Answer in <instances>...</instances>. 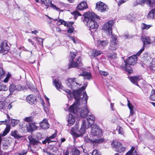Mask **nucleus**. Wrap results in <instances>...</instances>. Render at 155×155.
<instances>
[{
  "label": "nucleus",
  "mask_w": 155,
  "mask_h": 155,
  "mask_svg": "<svg viewBox=\"0 0 155 155\" xmlns=\"http://www.w3.org/2000/svg\"><path fill=\"white\" fill-rule=\"evenodd\" d=\"M81 93L80 91H75L73 93V95L76 102L69 107L68 111L74 114H75L76 112H78L81 117L84 118L87 117V114L89 112L86 105L88 96L85 93L83 94L82 99H78Z\"/></svg>",
  "instance_id": "1"
},
{
  "label": "nucleus",
  "mask_w": 155,
  "mask_h": 155,
  "mask_svg": "<svg viewBox=\"0 0 155 155\" xmlns=\"http://www.w3.org/2000/svg\"><path fill=\"white\" fill-rule=\"evenodd\" d=\"M83 21L87 23V25L90 28L91 32L96 31L98 27L96 21L99 18V17L93 12H87L83 15Z\"/></svg>",
  "instance_id": "2"
},
{
  "label": "nucleus",
  "mask_w": 155,
  "mask_h": 155,
  "mask_svg": "<svg viewBox=\"0 0 155 155\" xmlns=\"http://www.w3.org/2000/svg\"><path fill=\"white\" fill-rule=\"evenodd\" d=\"M86 127V121L83 120L79 130H74V128L72 127L71 129L70 133L73 136L76 137H82L85 133V129H87Z\"/></svg>",
  "instance_id": "3"
},
{
  "label": "nucleus",
  "mask_w": 155,
  "mask_h": 155,
  "mask_svg": "<svg viewBox=\"0 0 155 155\" xmlns=\"http://www.w3.org/2000/svg\"><path fill=\"white\" fill-rule=\"evenodd\" d=\"M137 60L136 55H134L129 57L126 61H124L125 64L124 66L120 65L121 67L124 70H127V67L129 65H134L137 62Z\"/></svg>",
  "instance_id": "4"
},
{
  "label": "nucleus",
  "mask_w": 155,
  "mask_h": 155,
  "mask_svg": "<svg viewBox=\"0 0 155 155\" xmlns=\"http://www.w3.org/2000/svg\"><path fill=\"white\" fill-rule=\"evenodd\" d=\"M87 83H85L84 84V86L80 88V90L77 91H74L73 93H72L71 91H70L68 89H64L63 90L66 93V94L67 95L68 98L70 99H71L73 96L74 97L73 93L74 91H80L81 93L80 94V96L78 97V99H82V97H83V94L84 93H83V94L82 95L81 91L84 90V89H85L86 87L87 86ZM84 93H85V92H84ZM85 93H86L85 92Z\"/></svg>",
  "instance_id": "5"
},
{
  "label": "nucleus",
  "mask_w": 155,
  "mask_h": 155,
  "mask_svg": "<svg viewBox=\"0 0 155 155\" xmlns=\"http://www.w3.org/2000/svg\"><path fill=\"white\" fill-rule=\"evenodd\" d=\"M141 40L143 43V48H142L136 54L137 56H139L144 50V47L147 45L151 44L152 42L149 37L146 36H143L141 38Z\"/></svg>",
  "instance_id": "6"
},
{
  "label": "nucleus",
  "mask_w": 155,
  "mask_h": 155,
  "mask_svg": "<svg viewBox=\"0 0 155 155\" xmlns=\"http://www.w3.org/2000/svg\"><path fill=\"white\" fill-rule=\"evenodd\" d=\"M67 84L69 87L71 88H75V87L78 85L80 86L81 84L75 78L68 79Z\"/></svg>",
  "instance_id": "7"
},
{
  "label": "nucleus",
  "mask_w": 155,
  "mask_h": 155,
  "mask_svg": "<svg viewBox=\"0 0 155 155\" xmlns=\"http://www.w3.org/2000/svg\"><path fill=\"white\" fill-rule=\"evenodd\" d=\"M112 146L115 149V150L118 152L121 153L125 150V148L122 146L121 143L117 141H114L112 143Z\"/></svg>",
  "instance_id": "8"
},
{
  "label": "nucleus",
  "mask_w": 155,
  "mask_h": 155,
  "mask_svg": "<svg viewBox=\"0 0 155 155\" xmlns=\"http://www.w3.org/2000/svg\"><path fill=\"white\" fill-rule=\"evenodd\" d=\"M114 24L113 21L111 20L106 23L104 25L102 29L107 34L112 33V28Z\"/></svg>",
  "instance_id": "9"
},
{
  "label": "nucleus",
  "mask_w": 155,
  "mask_h": 155,
  "mask_svg": "<svg viewBox=\"0 0 155 155\" xmlns=\"http://www.w3.org/2000/svg\"><path fill=\"white\" fill-rule=\"evenodd\" d=\"M95 44L96 46L101 49H104L108 44V41L107 40H101L100 39L95 40Z\"/></svg>",
  "instance_id": "10"
},
{
  "label": "nucleus",
  "mask_w": 155,
  "mask_h": 155,
  "mask_svg": "<svg viewBox=\"0 0 155 155\" xmlns=\"http://www.w3.org/2000/svg\"><path fill=\"white\" fill-rule=\"evenodd\" d=\"M96 8L97 11L101 12H104L107 11L108 9L107 5L101 2L97 3Z\"/></svg>",
  "instance_id": "11"
},
{
  "label": "nucleus",
  "mask_w": 155,
  "mask_h": 155,
  "mask_svg": "<svg viewBox=\"0 0 155 155\" xmlns=\"http://www.w3.org/2000/svg\"><path fill=\"white\" fill-rule=\"evenodd\" d=\"M91 133L92 135L97 136L98 137H101L102 135V130L95 125H93L92 126L91 130Z\"/></svg>",
  "instance_id": "12"
},
{
  "label": "nucleus",
  "mask_w": 155,
  "mask_h": 155,
  "mask_svg": "<svg viewBox=\"0 0 155 155\" xmlns=\"http://www.w3.org/2000/svg\"><path fill=\"white\" fill-rule=\"evenodd\" d=\"M7 43V41L5 40L1 43L0 46V53H7L8 52L9 47Z\"/></svg>",
  "instance_id": "13"
},
{
  "label": "nucleus",
  "mask_w": 155,
  "mask_h": 155,
  "mask_svg": "<svg viewBox=\"0 0 155 155\" xmlns=\"http://www.w3.org/2000/svg\"><path fill=\"white\" fill-rule=\"evenodd\" d=\"M95 120L94 116L92 114H89L87 118V122L86 121V128H88L91 126L94 123Z\"/></svg>",
  "instance_id": "14"
},
{
  "label": "nucleus",
  "mask_w": 155,
  "mask_h": 155,
  "mask_svg": "<svg viewBox=\"0 0 155 155\" xmlns=\"http://www.w3.org/2000/svg\"><path fill=\"white\" fill-rule=\"evenodd\" d=\"M81 58L79 57L76 61H75L72 60L70 62L68 68H69L71 67L78 68L80 66H81Z\"/></svg>",
  "instance_id": "15"
},
{
  "label": "nucleus",
  "mask_w": 155,
  "mask_h": 155,
  "mask_svg": "<svg viewBox=\"0 0 155 155\" xmlns=\"http://www.w3.org/2000/svg\"><path fill=\"white\" fill-rule=\"evenodd\" d=\"M22 87L20 85H16L15 84H12L9 87V90L10 92V94H12L15 91H20Z\"/></svg>",
  "instance_id": "16"
},
{
  "label": "nucleus",
  "mask_w": 155,
  "mask_h": 155,
  "mask_svg": "<svg viewBox=\"0 0 155 155\" xmlns=\"http://www.w3.org/2000/svg\"><path fill=\"white\" fill-rule=\"evenodd\" d=\"M41 2L42 4L47 7V8L51 5L53 9H55L57 11L59 9V8L57 7L56 5L51 3V0H41Z\"/></svg>",
  "instance_id": "17"
},
{
  "label": "nucleus",
  "mask_w": 155,
  "mask_h": 155,
  "mask_svg": "<svg viewBox=\"0 0 155 155\" xmlns=\"http://www.w3.org/2000/svg\"><path fill=\"white\" fill-rule=\"evenodd\" d=\"M28 138L30 144L31 145L38 146L39 145L41 144L38 139L33 137L31 135L28 136Z\"/></svg>",
  "instance_id": "18"
},
{
  "label": "nucleus",
  "mask_w": 155,
  "mask_h": 155,
  "mask_svg": "<svg viewBox=\"0 0 155 155\" xmlns=\"http://www.w3.org/2000/svg\"><path fill=\"white\" fill-rule=\"evenodd\" d=\"M7 117L8 118V119L5 120V123L4 124L6 125V127L2 134V136H4L6 135L10 131L11 129L10 125H8L10 121L9 117H8V115Z\"/></svg>",
  "instance_id": "19"
},
{
  "label": "nucleus",
  "mask_w": 155,
  "mask_h": 155,
  "mask_svg": "<svg viewBox=\"0 0 155 155\" xmlns=\"http://www.w3.org/2000/svg\"><path fill=\"white\" fill-rule=\"evenodd\" d=\"M70 113L68 117H67V121L68 125L69 126H72L74 123L75 120L74 116V114L70 112Z\"/></svg>",
  "instance_id": "20"
},
{
  "label": "nucleus",
  "mask_w": 155,
  "mask_h": 155,
  "mask_svg": "<svg viewBox=\"0 0 155 155\" xmlns=\"http://www.w3.org/2000/svg\"><path fill=\"white\" fill-rule=\"evenodd\" d=\"M36 97L32 94L29 95L26 98L27 102L30 104H35L36 102Z\"/></svg>",
  "instance_id": "21"
},
{
  "label": "nucleus",
  "mask_w": 155,
  "mask_h": 155,
  "mask_svg": "<svg viewBox=\"0 0 155 155\" xmlns=\"http://www.w3.org/2000/svg\"><path fill=\"white\" fill-rule=\"evenodd\" d=\"M84 140L87 142H91L95 143H101L104 141V139L103 138L90 139L89 138L86 137H84Z\"/></svg>",
  "instance_id": "22"
},
{
  "label": "nucleus",
  "mask_w": 155,
  "mask_h": 155,
  "mask_svg": "<svg viewBox=\"0 0 155 155\" xmlns=\"http://www.w3.org/2000/svg\"><path fill=\"white\" fill-rule=\"evenodd\" d=\"M26 129L28 132H32L37 129V127L35 123H29L26 127Z\"/></svg>",
  "instance_id": "23"
},
{
  "label": "nucleus",
  "mask_w": 155,
  "mask_h": 155,
  "mask_svg": "<svg viewBox=\"0 0 155 155\" xmlns=\"http://www.w3.org/2000/svg\"><path fill=\"white\" fill-rule=\"evenodd\" d=\"M40 127L43 129H48L49 127V125L47 119H45L42 121L40 123Z\"/></svg>",
  "instance_id": "24"
},
{
  "label": "nucleus",
  "mask_w": 155,
  "mask_h": 155,
  "mask_svg": "<svg viewBox=\"0 0 155 155\" xmlns=\"http://www.w3.org/2000/svg\"><path fill=\"white\" fill-rule=\"evenodd\" d=\"M87 7V4L86 2H83L80 3L77 7V8L79 10H83Z\"/></svg>",
  "instance_id": "25"
},
{
  "label": "nucleus",
  "mask_w": 155,
  "mask_h": 155,
  "mask_svg": "<svg viewBox=\"0 0 155 155\" xmlns=\"http://www.w3.org/2000/svg\"><path fill=\"white\" fill-rule=\"evenodd\" d=\"M146 4L151 8H155V0H145Z\"/></svg>",
  "instance_id": "26"
},
{
  "label": "nucleus",
  "mask_w": 155,
  "mask_h": 155,
  "mask_svg": "<svg viewBox=\"0 0 155 155\" xmlns=\"http://www.w3.org/2000/svg\"><path fill=\"white\" fill-rule=\"evenodd\" d=\"M130 81L134 84L137 85V82L140 81V79L138 76L130 77Z\"/></svg>",
  "instance_id": "27"
},
{
  "label": "nucleus",
  "mask_w": 155,
  "mask_h": 155,
  "mask_svg": "<svg viewBox=\"0 0 155 155\" xmlns=\"http://www.w3.org/2000/svg\"><path fill=\"white\" fill-rule=\"evenodd\" d=\"M155 15V8H152L149 12L147 15V18L148 19H153L154 18Z\"/></svg>",
  "instance_id": "28"
},
{
  "label": "nucleus",
  "mask_w": 155,
  "mask_h": 155,
  "mask_svg": "<svg viewBox=\"0 0 155 155\" xmlns=\"http://www.w3.org/2000/svg\"><path fill=\"white\" fill-rule=\"evenodd\" d=\"M118 46V43L117 42H110L109 48L111 50H115L117 49Z\"/></svg>",
  "instance_id": "29"
},
{
  "label": "nucleus",
  "mask_w": 155,
  "mask_h": 155,
  "mask_svg": "<svg viewBox=\"0 0 155 155\" xmlns=\"http://www.w3.org/2000/svg\"><path fill=\"white\" fill-rule=\"evenodd\" d=\"M53 82L54 85L56 88L58 89L60 91H61L60 89H62L63 87L61 84L56 80H54Z\"/></svg>",
  "instance_id": "30"
},
{
  "label": "nucleus",
  "mask_w": 155,
  "mask_h": 155,
  "mask_svg": "<svg viewBox=\"0 0 155 155\" xmlns=\"http://www.w3.org/2000/svg\"><path fill=\"white\" fill-rule=\"evenodd\" d=\"M11 135L14 137L15 138L19 139L22 137V136L19 134L17 130H15L12 132Z\"/></svg>",
  "instance_id": "31"
},
{
  "label": "nucleus",
  "mask_w": 155,
  "mask_h": 155,
  "mask_svg": "<svg viewBox=\"0 0 155 155\" xmlns=\"http://www.w3.org/2000/svg\"><path fill=\"white\" fill-rule=\"evenodd\" d=\"M79 75L83 76L85 79L89 80L91 78V74L90 72H83L82 74H80Z\"/></svg>",
  "instance_id": "32"
},
{
  "label": "nucleus",
  "mask_w": 155,
  "mask_h": 155,
  "mask_svg": "<svg viewBox=\"0 0 155 155\" xmlns=\"http://www.w3.org/2000/svg\"><path fill=\"white\" fill-rule=\"evenodd\" d=\"M80 151L76 148H73L70 152L71 155H79Z\"/></svg>",
  "instance_id": "33"
},
{
  "label": "nucleus",
  "mask_w": 155,
  "mask_h": 155,
  "mask_svg": "<svg viewBox=\"0 0 155 155\" xmlns=\"http://www.w3.org/2000/svg\"><path fill=\"white\" fill-rule=\"evenodd\" d=\"M134 147H132L131 149L126 153V155H138L136 151L134 150Z\"/></svg>",
  "instance_id": "34"
},
{
  "label": "nucleus",
  "mask_w": 155,
  "mask_h": 155,
  "mask_svg": "<svg viewBox=\"0 0 155 155\" xmlns=\"http://www.w3.org/2000/svg\"><path fill=\"white\" fill-rule=\"evenodd\" d=\"M127 19L130 22H134L135 20V15L134 14L128 15Z\"/></svg>",
  "instance_id": "35"
},
{
  "label": "nucleus",
  "mask_w": 155,
  "mask_h": 155,
  "mask_svg": "<svg viewBox=\"0 0 155 155\" xmlns=\"http://www.w3.org/2000/svg\"><path fill=\"white\" fill-rule=\"evenodd\" d=\"M128 104L127 105L130 110V114L133 116L134 114V107L132 105V104L130 103L129 102V101L128 100Z\"/></svg>",
  "instance_id": "36"
},
{
  "label": "nucleus",
  "mask_w": 155,
  "mask_h": 155,
  "mask_svg": "<svg viewBox=\"0 0 155 155\" xmlns=\"http://www.w3.org/2000/svg\"><path fill=\"white\" fill-rule=\"evenodd\" d=\"M149 68L155 71V58L153 59L150 64Z\"/></svg>",
  "instance_id": "37"
},
{
  "label": "nucleus",
  "mask_w": 155,
  "mask_h": 155,
  "mask_svg": "<svg viewBox=\"0 0 155 155\" xmlns=\"http://www.w3.org/2000/svg\"><path fill=\"white\" fill-rule=\"evenodd\" d=\"M7 106V104L5 102H0V109L4 110H6Z\"/></svg>",
  "instance_id": "38"
},
{
  "label": "nucleus",
  "mask_w": 155,
  "mask_h": 155,
  "mask_svg": "<svg viewBox=\"0 0 155 155\" xmlns=\"http://www.w3.org/2000/svg\"><path fill=\"white\" fill-rule=\"evenodd\" d=\"M150 99L151 100L155 101V90H154L153 89L152 90L150 96Z\"/></svg>",
  "instance_id": "39"
},
{
  "label": "nucleus",
  "mask_w": 155,
  "mask_h": 155,
  "mask_svg": "<svg viewBox=\"0 0 155 155\" xmlns=\"http://www.w3.org/2000/svg\"><path fill=\"white\" fill-rule=\"evenodd\" d=\"M8 89V88L6 87L5 85L3 84L0 83V91H6Z\"/></svg>",
  "instance_id": "40"
},
{
  "label": "nucleus",
  "mask_w": 155,
  "mask_h": 155,
  "mask_svg": "<svg viewBox=\"0 0 155 155\" xmlns=\"http://www.w3.org/2000/svg\"><path fill=\"white\" fill-rule=\"evenodd\" d=\"M23 120L26 122L31 123L33 122V118L32 117H27L24 118Z\"/></svg>",
  "instance_id": "41"
},
{
  "label": "nucleus",
  "mask_w": 155,
  "mask_h": 155,
  "mask_svg": "<svg viewBox=\"0 0 155 155\" xmlns=\"http://www.w3.org/2000/svg\"><path fill=\"white\" fill-rule=\"evenodd\" d=\"M152 26L151 25H147L144 23H142L141 28L142 30L148 29Z\"/></svg>",
  "instance_id": "42"
},
{
  "label": "nucleus",
  "mask_w": 155,
  "mask_h": 155,
  "mask_svg": "<svg viewBox=\"0 0 155 155\" xmlns=\"http://www.w3.org/2000/svg\"><path fill=\"white\" fill-rule=\"evenodd\" d=\"M19 122V120H17L12 119L11 120V124L13 127L18 124Z\"/></svg>",
  "instance_id": "43"
},
{
  "label": "nucleus",
  "mask_w": 155,
  "mask_h": 155,
  "mask_svg": "<svg viewBox=\"0 0 155 155\" xmlns=\"http://www.w3.org/2000/svg\"><path fill=\"white\" fill-rule=\"evenodd\" d=\"M111 36L110 39V42H117V37L116 35H113L111 33Z\"/></svg>",
  "instance_id": "44"
},
{
  "label": "nucleus",
  "mask_w": 155,
  "mask_h": 155,
  "mask_svg": "<svg viewBox=\"0 0 155 155\" xmlns=\"http://www.w3.org/2000/svg\"><path fill=\"white\" fill-rule=\"evenodd\" d=\"M93 53L94 54V56H97L101 54V52L99 51H97L96 50L94 49L92 51Z\"/></svg>",
  "instance_id": "45"
},
{
  "label": "nucleus",
  "mask_w": 155,
  "mask_h": 155,
  "mask_svg": "<svg viewBox=\"0 0 155 155\" xmlns=\"http://www.w3.org/2000/svg\"><path fill=\"white\" fill-rule=\"evenodd\" d=\"M71 14L74 15V18H76L79 16H81V14L78 11H76L71 13Z\"/></svg>",
  "instance_id": "46"
},
{
  "label": "nucleus",
  "mask_w": 155,
  "mask_h": 155,
  "mask_svg": "<svg viewBox=\"0 0 155 155\" xmlns=\"http://www.w3.org/2000/svg\"><path fill=\"white\" fill-rule=\"evenodd\" d=\"M107 56L108 58L111 59H115L117 58L116 54H111L108 53L107 54Z\"/></svg>",
  "instance_id": "47"
},
{
  "label": "nucleus",
  "mask_w": 155,
  "mask_h": 155,
  "mask_svg": "<svg viewBox=\"0 0 155 155\" xmlns=\"http://www.w3.org/2000/svg\"><path fill=\"white\" fill-rule=\"evenodd\" d=\"M11 74H10L9 73H8L6 77L3 80V82L5 83H6L9 80V78L11 77Z\"/></svg>",
  "instance_id": "48"
},
{
  "label": "nucleus",
  "mask_w": 155,
  "mask_h": 155,
  "mask_svg": "<svg viewBox=\"0 0 155 155\" xmlns=\"http://www.w3.org/2000/svg\"><path fill=\"white\" fill-rule=\"evenodd\" d=\"M57 135V133H54L51 136H50L49 137H47V138L49 139V141L50 142H53V141L51 140V139H53L54 138V137L56 136Z\"/></svg>",
  "instance_id": "49"
},
{
  "label": "nucleus",
  "mask_w": 155,
  "mask_h": 155,
  "mask_svg": "<svg viewBox=\"0 0 155 155\" xmlns=\"http://www.w3.org/2000/svg\"><path fill=\"white\" fill-rule=\"evenodd\" d=\"M37 40L40 45H43V39L40 38H36Z\"/></svg>",
  "instance_id": "50"
},
{
  "label": "nucleus",
  "mask_w": 155,
  "mask_h": 155,
  "mask_svg": "<svg viewBox=\"0 0 155 155\" xmlns=\"http://www.w3.org/2000/svg\"><path fill=\"white\" fill-rule=\"evenodd\" d=\"M92 155H101L100 153L98 152L97 150H94L92 153Z\"/></svg>",
  "instance_id": "51"
},
{
  "label": "nucleus",
  "mask_w": 155,
  "mask_h": 155,
  "mask_svg": "<svg viewBox=\"0 0 155 155\" xmlns=\"http://www.w3.org/2000/svg\"><path fill=\"white\" fill-rule=\"evenodd\" d=\"M5 74V72L2 68H0V80Z\"/></svg>",
  "instance_id": "52"
},
{
  "label": "nucleus",
  "mask_w": 155,
  "mask_h": 155,
  "mask_svg": "<svg viewBox=\"0 0 155 155\" xmlns=\"http://www.w3.org/2000/svg\"><path fill=\"white\" fill-rule=\"evenodd\" d=\"M128 0H120L118 2V6H120L123 4L124 3Z\"/></svg>",
  "instance_id": "53"
},
{
  "label": "nucleus",
  "mask_w": 155,
  "mask_h": 155,
  "mask_svg": "<svg viewBox=\"0 0 155 155\" xmlns=\"http://www.w3.org/2000/svg\"><path fill=\"white\" fill-rule=\"evenodd\" d=\"M74 30V28L71 26V27L69 28V29L67 30L68 33H72Z\"/></svg>",
  "instance_id": "54"
},
{
  "label": "nucleus",
  "mask_w": 155,
  "mask_h": 155,
  "mask_svg": "<svg viewBox=\"0 0 155 155\" xmlns=\"http://www.w3.org/2000/svg\"><path fill=\"white\" fill-rule=\"evenodd\" d=\"M100 73L101 75L104 76H106L108 74V73L107 72L103 71H100Z\"/></svg>",
  "instance_id": "55"
},
{
  "label": "nucleus",
  "mask_w": 155,
  "mask_h": 155,
  "mask_svg": "<svg viewBox=\"0 0 155 155\" xmlns=\"http://www.w3.org/2000/svg\"><path fill=\"white\" fill-rule=\"evenodd\" d=\"M118 133L119 134H121V135L123 134L124 133L123 129L121 127H119V129H118Z\"/></svg>",
  "instance_id": "56"
},
{
  "label": "nucleus",
  "mask_w": 155,
  "mask_h": 155,
  "mask_svg": "<svg viewBox=\"0 0 155 155\" xmlns=\"http://www.w3.org/2000/svg\"><path fill=\"white\" fill-rule=\"evenodd\" d=\"M76 55L74 54V52H71L70 56L71 57V58L72 60H73V59L76 56Z\"/></svg>",
  "instance_id": "57"
},
{
  "label": "nucleus",
  "mask_w": 155,
  "mask_h": 155,
  "mask_svg": "<svg viewBox=\"0 0 155 155\" xmlns=\"http://www.w3.org/2000/svg\"><path fill=\"white\" fill-rule=\"evenodd\" d=\"M79 123H78L76 122V123L74 128V130L76 131L77 130H78L79 129Z\"/></svg>",
  "instance_id": "58"
},
{
  "label": "nucleus",
  "mask_w": 155,
  "mask_h": 155,
  "mask_svg": "<svg viewBox=\"0 0 155 155\" xmlns=\"http://www.w3.org/2000/svg\"><path fill=\"white\" fill-rule=\"evenodd\" d=\"M47 142H48V143L50 142L49 141V139L47 138L45 140L42 141V143L43 144H45Z\"/></svg>",
  "instance_id": "59"
},
{
  "label": "nucleus",
  "mask_w": 155,
  "mask_h": 155,
  "mask_svg": "<svg viewBox=\"0 0 155 155\" xmlns=\"http://www.w3.org/2000/svg\"><path fill=\"white\" fill-rule=\"evenodd\" d=\"M140 5L139 4V0H137L135 1L133 3V5L134 6H135L137 5Z\"/></svg>",
  "instance_id": "60"
},
{
  "label": "nucleus",
  "mask_w": 155,
  "mask_h": 155,
  "mask_svg": "<svg viewBox=\"0 0 155 155\" xmlns=\"http://www.w3.org/2000/svg\"><path fill=\"white\" fill-rule=\"evenodd\" d=\"M139 4L141 5V6L143 5L145 3V0H139Z\"/></svg>",
  "instance_id": "61"
},
{
  "label": "nucleus",
  "mask_w": 155,
  "mask_h": 155,
  "mask_svg": "<svg viewBox=\"0 0 155 155\" xmlns=\"http://www.w3.org/2000/svg\"><path fill=\"white\" fill-rule=\"evenodd\" d=\"M27 151L25 150H23V151L21 153L19 154V155H23L25 154H26L27 153Z\"/></svg>",
  "instance_id": "62"
},
{
  "label": "nucleus",
  "mask_w": 155,
  "mask_h": 155,
  "mask_svg": "<svg viewBox=\"0 0 155 155\" xmlns=\"http://www.w3.org/2000/svg\"><path fill=\"white\" fill-rule=\"evenodd\" d=\"M69 152L68 150H67L65 152H64L63 155H69Z\"/></svg>",
  "instance_id": "63"
},
{
  "label": "nucleus",
  "mask_w": 155,
  "mask_h": 155,
  "mask_svg": "<svg viewBox=\"0 0 155 155\" xmlns=\"http://www.w3.org/2000/svg\"><path fill=\"white\" fill-rule=\"evenodd\" d=\"M68 36L73 41L74 43H75L76 42V41L74 39L73 37L70 36Z\"/></svg>",
  "instance_id": "64"
}]
</instances>
